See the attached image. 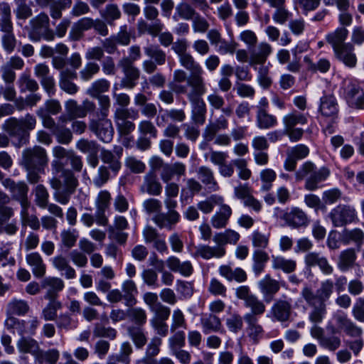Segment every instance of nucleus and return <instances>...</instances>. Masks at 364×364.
<instances>
[{"label":"nucleus","instance_id":"31","mask_svg":"<svg viewBox=\"0 0 364 364\" xmlns=\"http://www.w3.org/2000/svg\"><path fill=\"white\" fill-rule=\"evenodd\" d=\"M141 191L149 195L159 196L162 191V186L158 181L156 176L153 172H149L144 176V183Z\"/></svg>","mask_w":364,"mask_h":364},{"label":"nucleus","instance_id":"39","mask_svg":"<svg viewBox=\"0 0 364 364\" xmlns=\"http://www.w3.org/2000/svg\"><path fill=\"white\" fill-rule=\"evenodd\" d=\"M240 239L238 232L232 230H226L223 232L217 233L214 235L213 240L217 244L224 247L226 244L235 245Z\"/></svg>","mask_w":364,"mask_h":364},{"label":"nucleus","instance_id":"28","mask_svg":"<svg viewBox=\"0 0 364 364\" xmlns=\"http://www.w3.org/2000/svg\"><path fill=\"white\" fill-rule=\"evenodd\" d=\"M259 288L264 301L269 303L273 299L274 295L279 291V284L276 280L266 277L259 282Z\"/></svg>","mask_w":364,"mask_h":364},{"label":"nucleus","instance_id":"51","mask_svg":"<svg viewBox=\"0 0 364 364\" xmlns=\"http://www.w3.org/2000/svg\"><path fill=\"white\" fill-rule=\"evenodd\" d=\"M192 119L196 124H203L205 120L206 106L204 101L191 104Z\"/></svg>","mask_w":364,"mask_h":364},{"label":"nucleus","instance_id":"61","mask_svg":"<svg viewBox=\"0 0 364 364\" xmlns=\"http://www.w3.org/2000/svg\"><path fill=\"white\" fill-rule=\"evenodd\" d=\"M243 319L244 317L242 318L238 314L235 313L230 315L225 321L228 330L233 333H237L242 328Z\"/></svg>","mask_w":364,"mask_h":364},{"label":"nucleus","instance_id":"2","mask_svg":"<svg viewBox=\"0 0 364 364\" xmlns=\"http://www.w3.org/2000/svg\"><path fill=\"white\" fill-rule=\"evenodd\" d=\"M36 117L26 114L21 118L10 117L7 119L4 124L3 129L12 138L16 139L19 144H26L28 141L30 132L33 130L36 126Z\"/></svg>","mask_w":364,"mask_h":364},{"label":"nucleus","instance_id":"35","mask_svg":"<svg viewBox=\"0 0 364 364\" xmlns=\"http://www.w3.org/2000/svg\"><path fill=\"white\" fill-rule=\"evenodd\" d=\"M272 265L274 270L291 273L296 269V262L293 259H287L283 256H272Z\"/></svg>","mask_w":364,"mask_h":364},{"label":"nucleus","instance_id":"45","mask_svg":"<svg viewBox=\"0 0 364 364\" xmlns=\"http://www.w3.org/2000/svg\"><path fill=\"white\" fill-rule=\"evenodd\" d=\"M198 252L202 257L208 259L212 257H222L225 254V249L220 245L215 247L202 245L198 248Z\"/></svg>","mask_w":364,"mask_h":364},{"label":"nucleus","instance_id":"11","mask_svg":"<svg viewBox=\"0 0 364 364\" xmlns=\"http://www.w3.org/2000/svg\"><path fill=\"white\" fill-rule=\"evenodd\" d=\"M22 164H28L31 166L39 167V171H43V168H46L48 163V157L45 149L35 146L23 151Z\"/></svg>","mask_w":364,"mask_h":364},{"label":"nucleus","instance_id":"30","mask_svg":"<svg viewBox=\"0 0 364 364\" xmlns=\"http://www.w3.org/2000/svg\"><path fill=\"white\" fill-rule=\"evenodd\" d=\"M232 215V209L227 204H222L220 210L211 218L210 222L213 228L220 229L225 228Z\"/></svg>","mask_w":364,"mask_h":364},{"label":"nucleus","instance_id":"15","mask_svg":"<svg viewBox=\"0 0 364 364\" xmlns=\"http://www.w3.org/2000/svg\"><path fill=\"white\" fill-rule=\"evenodd\" d=\"M65 109L70 119L84 118L88 113L95 109V105L90 100H84L82 105H78L75 100H68L65 103Z\"/></svg>","mask_w":364,"mask_h":364},{"label":"nucleus","instance_id":"24","mask_svg":"<svg viewBox=\"0 0 364 364\" xmlns=\"http://www.w3.org/2000/svg\"><path fill=\"white\" fill-rule=\"evenodd\" d=\"M335 318L338 328L347 335L351 337H360L362 335V328L349 319L345 314H338Z\"/></svg>","mask_w":364,"mask_h":364},{"label":"nucleus","instance_id":"60","mask_svg":"<svg viewBox=\"0 0 364 364\" xmlns=\"http://www.w3.org/2000/svg\"><path fill=\"white\" fill-rule=\"evenodd\" d=\"M112 176H114L107 166H101L99 167L97 173L93 178V184L97 188H100L109 181Z\"/></svg>","mask_w":364,"mask_h":364},{"label":"nucleus","instance_id":"36","mask_svg":"<svg viewBox=\"0 0 364 364\" xmlns=\"http://www.w3.org/2000/svg\"><path fill=\"white\" fill-rule=\"evenodd\" d=\"M272 51V46L269 43H259L251 53V64H263Z\"/></svg>","mask_w":364,"mask_h":364},{"label":"nucleus","instance_id":"19","mask_svg":"<svg viewBox=\"0 0 364 364\" xmlns=\"http://www.w3.org/2000/svg\"><path fill=\"white\" fill-rule=\"evenodd\" d=\"M77 77L76 71L70 68L61 70L59 74L60 88L68 95H75L79 91V87L73 82Z\"/></svg>","mask_w":364,"mask_h":364},{"label":"nucleus","instance_id":"22","mask_svg":"<svg viewBox=\"0 0 364 364\" xmlns=\"http://www.w3.org/2000/svg\"><path fill=\"white\" fill-rule=\"evenodd\" d=\"M200 324L204 334L224 332L220 318L213 314L203 315L200 318Z\"/></svg>","mask_w":364,"mask_h":364},{"label":"nucleus","instance_id":"14","mask_svg":"<svg viewBox=\"0 0 364 364\" xmlns=\"http://www.w3.org/2000/svg\"><path fill=\"white\" fill-rule=\"evenodd\" d=\"M118 66L124 73V77L119 83L120 88L133 89L136 85L140 77L139 69L131 64L129 60H119Z\"/></svg>","mask_w":364,"mask_h":364},{"label":"nucleus","instance_id":"26","mask_svg":"<svg viewBox=\"0 0 364 364\" xmlns=\"http://www.w3.org/2000/svg\"><path fill=\"white\" fill-rule=\"evenodd\" d=\"M93 26V19L90 17H84L75 22L70 32L69 38L71 41H79L83 36V33L91 29Z\"/></svg>","mask_w":364,"mask_h":364},{"label":"nucleus","instance_id":"21","mask_svg":"<svg viewBox=\"0 0 364 364\" xmlns=\"http://www.w3.org/2000/svg\"><path fill=\"white\" fill-rule=\"evenodd\" d=\"M187 83L190 89L186 91L187 97L191 104L203 101L201 96L205 92V86L202 77H189Z\"/></svg>","mask_w":364,"mask_h":364},{"label":"nucleus","instance_id":"34","mask_svg":"<svg viewBox=\"0 0 364 364\" xmlns=\"http://www.w3.org/2000/svg\"><path fill=\"white\" fill-rule=\"evenodd\" d=\"M180 214L175 211H168L167 214L157 213L154 218V222L160 228H171L180 220Z\"/></svg>","mask_w":364,"mask_h":364},{"label":"nucleus","instance_id":"58","mask_svg":"<svg viewBox=\"0 0 364 364\" xmlns=\"http://www.w3.org/2000/svg\"><path fill=\"white\" fill-rule=\"evenodd\" d=\"M204 158L205 160H210V161L216 166H220L225 162L228 158L227 152L221 151H215L213 149L204 154Z\"/></svg>","mask_w":364,"mask_h":364},{"label":"nucleus","instance_id":"56","mask_svg":"<svg viewBox=\"0 0 364 364\" xmlns=\"http://www.w3.org/2000/svg\"><path fill=\"white\" fill-rule=\"evenodd\" d=\"M29 206H26L24 208H21V219L23 225H28L31 229L34 230H38L40 229L41 223L36 215L29 214L28 209Z\"/></svg>","mask_w":364,"mask_h":364},{"label":"nucleus","instance_id":"25","mask_svg":"<svg viewBox=\"0 0 364 364\" xmlns=\"http://www.w3.org/2000/svg\"><path fill=\"white\" fill-rule=\"evenodd\" d=\"M304 263L306 267L309 270L311 267L318 265L324 273H331L333 271L327 259L315 252H309L304 256Z\"/></svg>","mask_w":364,"mask_h":364},{"label":"nucleus","instance_id":"53","mask_svg":"<svg viewBox=\"0 0 364 364\" xmlns=\"http://www.w3.org/2000/svg\"><path fill=\"white\" fill-rule=\"evenodd\" d=\"M26 262L32 267L33 273H45L46 264L38 252H32L26 256Z\"/></svg>","mask_w":364,"mask_h":364},{"label":"nucleus","instance_id":"52","mask_svg":"<svg viewBox=\"0 0 364 364\" xmlns=\"http://www.w3.org/2000/svg\"><path fill=\"white\" fill-rule=\"evenodd\" d=\"M100 70V65L94 61L87 62L85 66L80 70V78L85 82H87L93 78Z\"/></svg>","mask_w":364,"mask_h":364},{"label":"nucleus","instance_id":"5","mask_svg":"<svg viewBox=\"0 0 364 364\" xmlns=\"http://www.w3.org/2000/svg\"><path fill=\"white\" fill-rule=\"evenodd\" d=\"M42 286L48 289L45 298L50 300L47 306L43 310V316L46 321H53L57 316V311L61 308V303L55 299V292L61 291L64 284L58 278H49L43 282Z\"/></svg>","mask_w":364,"mask_h":364},{"label":"nucleus","instance_id":"29","mask_svg":"<svg viewBox=\"0 0 364 364\" xmlns=\"http://www.w3.org/2000/svg\"><path fill=\"white\" fill-rule=\"evenodd\" d=\"M198 174L199 179L205 186L209 192L218 191L220 188L218 182L214 177L213 170L205 166H202L198 168Z\"/></svg>","mask_w":364,"mask_h":364},{"label":"nucleus","instance_id":"16","mask_svg":"<svg viewBox=\"0 0 364 364\" xmlns=\"http://www.w3.org/2000/svg\"><path fill=\"white\" fill-rule=\"evenodd\" d=\"M34 75L39 79L44 90L53 95L55 92V82L54 77L50 73V68L46 63H38L35 65Z\"/></svg>","mask_w":364,"mask_h":364},{"label":"nucleus","instance_id":"64","mask_svg":"<svg viewBox=\"0 0 364 364\" xmlns=\"http://www.w3.org/2000/svg\"><path fill=\"white\" fill-rule=\"evenodd\" d=\"M62 243L68 248L73 247L79 237L75 229L63 230L60 233Z\"/></svg>","mask_w":364,"mask_h":364},{"label":"nucleus","instance_id":"47","mask_svg":"<svg viewBox=\"0 0 364 364\" xmlns=\"http://www.w3.org/2000/svg\"><path fill=\"white\" fill-rule=\"evenodd\" d=\"M29 310L28 303L21 299H13L7 305V314L9 315L23 316Z\"/></svg>","mask_w":364,"mask_h":364},{"label":"nucleus","instance_id":"32","mask_svg":"<svg viewBox=\"0 0 364 364\" xmlns=\"http://www.w3.org/2000/svg\"><path fill=\"white\" fill-rule=\"evenodd\" d=\"M291 311V304L287 301L279 300L274 304L271 313L278 321H286L289 319Z\"/></svg>","mask_w":364,"mask_h":364},{"label":"nucleus","instance_id":"63","mask_svg":"<svg viewBox=\"0 0 364 364\" xmlns=\"http://www.w3.org/2000/svg\"><path fill=\"white\" fill-rule=\"evenodd\" d=\"M326 314V305L319 303L318 305L313 306L309 315V319L314 324L321 323Z\"/></svg>","mask_w":364,"mask_h":364},{"label":"nucleus","instance_id":"37","mask_svg":"<svg viewBox=\"0 0 364 364\" xmlns=\"http://www.w3.org/2000/svg\"><path fill=\"white\" fill-rule=\"evenodd\" d=\"M256 124L260 129H269L277 124V117L267 112V110H259L256 113Z\"/></svg>","mask_w":364,"mask_h":364},{"label":"nucleus","instance_id":"40","mask_svg":"<svg viewBox=\"0 0 364 364\" xmlns=\"http://www.w3.org/2000/svg\"><path fill=\"white\" fill-rule=\"evenodd\" d=\"M356 257L355 251L353 248H348L342 251L338 262L340 270L343 272L348 271L354 264Z\"/></svg>","mask_w":364,"mask_h":364},{"label":"nucleus","instance_id":"48","mask_svg":"<svg viewBox=\"0 0 364 364\" xmlns=\"http://www.w3.org/2000/svg\"><path fill=\"white\" fill-rule=\"evenodd\" d=\"M268 254L262 250H256L252 254V269L256 273L264 271V267L269 260Z\"/></svg>","mask_w":364,"mask_h":364},{"label":"nucleus","instance_id":"7","mask_svg":"<svg viewBox=\"0 0 364 364\" xmlns=\"http://www.w3.org/2000/svg\"><path fill=\"white\" fill-rule=\"evenodd\" d=\"M138 112L134 109L117 108L114 114V120L118 132L122 135H127L135 129V124L129 120L136 119Z\"/></svg>","mask_w":364,"mask_h":364},{"label":"nucleus","instance_id":"43","mask_svg":"<svg viewBox=\"0 0 364 364\" xmlns=\"http://www.w3.org/2000/svg\"><path fill=\"white\" fill-rule=\"evenodd\" d=\"M109 87L110 82L105 78H100L92 82L87 90V94L92 97H97L102 93L107 92Z\"/></svg>","mask_w":364,"mask_h":364},{"label":"nucleus","instance_id":"42","mask_svg":"<svg viewBox=\"0 0 364 364\" xmlns=\"http://www.w3.org/2000/svg\"><path fill=\"white\" fill-rule=\"evenodd\" d=\"M364 239V232L360 228L353 230L345 229L342 232V240L345 245L353 242L360 247Z\"/></svg>","mask_w":364,"mask_h":364},{"label":"nucleus","instance_id":"33","mask_svg":"<svg viewBox=\"0 0 364 364\" xmlns=\"http://www.w3.org/2000/svg\"><path fill=\"white\" fill-rule=\"evenodd\" d=\"M18 350L21 353H29L34 358L40 350L38 343L32 338L22 336L16 343Z\"/></svg>","mask_w":364,"mask_h":364},{"label":"nucleus","instance_id":"49","mask_svg":"<svg viewBox=\"0 0 364 364\" xmlns=\"http://www.w3.org/2000/svg\"><path fill=\"white\" fill-rule=\"evenodd\" d=\"M17 84L21 92L26 91L35 92L39 87L37 82L31 78L27 73H23L20 75Z\"/></svg>","mask_w":364,"mask_h":364},{"label":"nucleus","instance_id":"57","mask_svg":"<svg viewBox=\"0 0 364 364\" xmlns=\"http://www.w3.org/2000/svg\"><path fill=\"white\" fill-rule=\"evenodd\" d=\"M127 316L138 326H142L146 323L147 319L146 311L140 307L129 309L127 311Z\"/></svg>","mask_w":364,"mask_h":364},{"label":"nucleus","instance_id":"17","mask_svg":"<svg viewBox=\"0 0 364 364\" xmlns=\"http://www.w3.org/2000/svg\"><path fill=\"white\" fill-rule=\"evenodd\" d=\"M123 148L120 146H115L113 151L102 149L100 158L103 163L109 165V168L114 176H115L121 168L120 159L122 156Z\"/></svg>","mask_w":364,"mask_h":364},{"label":"nucleus","instance_id":"27","mask_svg":"<svg viewBox=\"0 0 364 364\" xmlns=\"http://www.w3.org/2000/svg\"><path fill=\"white\" fill-rule=\"evenodd\" d=\"M348 36V29L344 27H338L335 31L327 33L325 39L331 46L334 51L347 43H345V41Z\"/></svg>","mask_w":364,"mask_h":364},{"label":"nucleus","instance_id":"23","mask_svg":"<svg viewBox=\"0 0 364 364\" xmlns=\"http://www.w3.org/2000/svg\"><path fill=\"white\" fill-rule=\"evenodd\" d=\"M318 110L325 117L334 118L338 112L337 100L333 95H325L320 99Z\"/></svg>","mask_w":364,"mask_h":364},{"label":"nucleus","instance_id":"46","mask_svg":"<svg viewBox=\"0 0 364 364\" xmlns=\"http://www.w3.org/2000/svg\"><path fill=\"white\" fill-rule=\"evenodd\" d=\"M144 51L146 55L152 59L159 65L165 63L166 53L158 46L149 45L144 48Z\"/></svg>","mask_w":364,"mask_h":364},{"label":"nucleus","instance_id":"38","mask_svg":"<svg viewBox=\"0 0 364 364\" xmlns=\"http://www.w3.org/2000/svg\"><path fill=\"white\" fill-rule=\"evenodd\" d=\"M304 61L307 70L311 73H326L331 68V62L326 58H320L316 62H313L309 56H305Z\"/></svg>","mask_w":364,"mask_h":364},{"label":"nucleus","instance_id":"1","mask_svg":"<svg viewBox=\"0 0 364 364\" xmlns=\"http://www.w3.org/2000/svg\"><path fill=\"white\" fill-rule=\"evenodd\" d=\"M330 170L323 166L317 168L315 164L310 161L303 163L295 172V179L301 181L305 179L304 188L309 191L319 188V183L326 181L330 176Z\"/></svg>","mask_w":364,"mask_h":364},{"label":"nucleus","instance_id":"44","mask_svg":"<svg viewBox=\"0 0 364 364\" xmlns=\"http://www.w3.org/2000/svg\"><path fill=\"white\" fill-rule=\"evenodd\" d=\"M223 196L217 194H213L205 200L198 203V208L204 213L212 212L215 205H221L223 203Z\"/></svg>","mask_w":364,"mask_h":364},{"label":"nucleus","instance_id":"18","mask_svg":"<svg viewBox=\"0 0 364 364\" xmlns=\"http://www.w3.org/2000/svg\"><path fill=\"white\" fill-rule=\"evenodd\" d=\"M244 321L246 323L245 331L248 338L253 343H258L264 333V328L259 323L258 317L255 316L253 314H245Z\"/></svg>","mask_w":364,"mask_h":364},{"label":"nucleus","instance_id":"54","mask_svg":"<svg viewBox=\"0 0 364 364\" xmlns=\"http://www.w3.org/2000/svg\"><path fill=\"white\" fill-rule=\"evenodd\" d=\"M183 67L191 72V76L190 77H201L203 70L200 65L195 61L191 55L184 53Z\"/></svg>","mask_w":364,"mask_h":364},{"label":"nucleus","instance_id":"20","mask_svg":"<svg viewBox=\"0 0 364 364\" xmlns=\"http://www.w3.org/2000/svg\"><path fill=\"white\" fill-rule=\"evenodd\" d=\"M336 58L343 63L346 67L353 68L357 65V57L354 46L350 43L343 45L342 47L333 51Z\"/></svg>","mask_w":364,"mask_h":364},{"label":"nucleus","instance_id":"59","mask_svg":"<svg viewBox=\"0 0 364 364\" xmlns=\"http://www.w3.org/2000/svg\"><path fill=\"white\" fill-rule=\"evenodd\" d=\"M246 307L251 309V312L255 316L262 315L265 311V306L255 295L250 298L245 303Z\"/></svg>","mask_w":364,"mask_h":364},{"label":"nucleus","instance_id":"55","mask_svg":"<svg viewBox=\"0 0 364 364\" xmlns=\"http://www.w3.org/2000/svg\"><path fill=\"white\" fill-rule=\"evenodd\" d=\"M0 15L1 16V31H10L12 23L11 21V7L6 2L0 4Z\"/></svg>","mask_w":364,"mask_h":364},{"label":"nucleus","instance_id":"12","mask_svg":"<svg viewBox=\"0 0 364 364\" xmlns=\"http://www.w3.org/2000/svg\"><path fill=\"white\" fill-rule=\"evenodd\" d=\"M280 218L292 229L305 228L309 222L306 213L298 207H291L282 210Z\"/></svg>","mask_w":364,"mask_h":364},{"label":"nucleus","instance_id":"9","mask_svg":"<svg viewBox=\"0 0 364 364\" xmlns=\"http://www.w3.org/2000/svg\"><path fill=\"white\" fill-rule=\"evenodd\" d=\"M343 95L350 107L364 109V85L353 81L345 82Z\"/></svg>","mask_w":364,"mask_h":364},{"label":"nucleus","instance_id":"62","mask_svg":"<svg viewBox=\"0 0 364 364\" xmlns=\"http://www.w3.org/2000/svg\"><path fill=\"white\" fill-rule=\"evenodd\" d=\"M257 81L263 89H268L271 86L272 80L269 76L267 66L262 65L258 68Z\"/></svg>","mask_w":364,"mask_h":364},{"label":"nucleus","instance_id":"50","mask_svg":"<svg viewBox=\"0 0 364 364\" xmlns=\"http://www.w3.org/2000/svg\"><path fill=\"white\" fill-rule=\"evenodd\" d=\"M14 1L16 6L14 14L17 18L25 20L32 16L31 1L28 0H14Z\"/></svg>","mask_w":364,"mask_h":364},{"label":"nucleus","instance_id":"8","mask_svg":"<svg viewBox=\"0 0 364 364\" xmlns=\"http://www.w3.org/2000/svg\"><path fill=\"white\" fill-rule=\"evenodd\" d=\"M328 216L333 226L343 227L357 220V212L352 205L340 204L331 210Z\"/></svg>","mask_w":364,"mask_h":364},{"label":"nucleus","instance_id":"41","mask_svg":"<svg viewBox=\"0 0 364 364\" xmlns=\"http://www.w3.org/2000/svg\"><path fill=\"white\" fill-rule=\"evenodd\" d=\"M60 356L57 349L53 348L46 351L40 349L34 360L36 364H56Z\"/></svg>","mask_w":364,"mask_h":364},{"label":"nucleus","instance_id":"10","mask_svg":"<svg viewBox=\"0 0 364 364\" xmlns=\"http://www.w3.org/2000/svg\"><path fill=\"white\" fill-rule=\"evenodd\" d=\"M89 129L100 141L105 143H109L112 140L114 128L111 120L107 118L90 119Z\"/></svg>","mask_w":364,"mask_h":364},{"label":"nucleus","instance_id":"13","mask_svg":"<svg viewBox=\"0 0 364 364\" xmlns=\"http://www.w3.org/2000/svg\"><path fill=\"white\" fill-rule=\"evenodd\" d=\"M1 183L11 193L12 198L20 203L21 208L30 206L27 196L28 188L24 181L15 182L11 178H6Z\"/></svg>","mask_w":364,"mask_h":364},{"label":"nucleus","instance_id":"3","mask_svg":"<svg viewBox=\"0 0 364 364\" xmlns=\"http://www.w3.org/2000/svg\"><path fill=\"white\" fill-rule=\"evenodd\" d=\"M309 116L308 112H302L297 109H292L283 116L282 122L284 126V133L291 142H296L303 137L304 130L296 127L306 125Z\"/></svg>","mask_w":364,"mask_h":364},{"label":"nucleus","instance_id":"6","mask_svg":"<svg viewBox=\"0 0 364 364\" xmlns=\"http://www.w3.org/2000/svg\"><path fill=\"white\" fill-rule=\"evenodd\" d=\"M31 29L28 37L31 41L38 42L41 38L47 41L55 39V34L49 27V18L45 13H41L29 21Z\"/></svg>","mask_w":364,"mask_h":364},{"label":"nucleus","instance_id":"4","mask_svg":"<svg viewBox=\"0 0 364 364\" xmlns=\"http://www.w3.org/2000/svg\"><path fill=\"white\" fill-rule=\"evenodd\" d=\"M51 171L53 177L49 179V183L52 188L58 191L63 183L65 189L69 190L70 193H74L77 186V180L71 170L65 168L62 161L53 160Z\"/></svg>","mask_w":364,"mask_h":364}]
</instances>
